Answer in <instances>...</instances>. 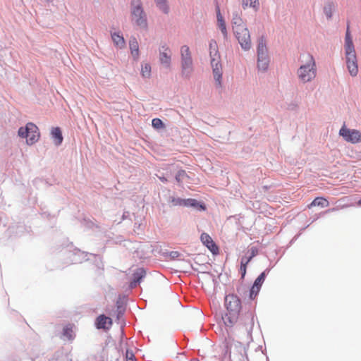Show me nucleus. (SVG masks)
Listing matches in <instances>:
<instances>
[{
	"mask_svg": "<svg viewBox=\"0 0 361 361\" xmlns=\"http://www.w3.org/2000/svg\"><path fill=\"white\" fill-rule=\"evenodd\" d=\"M338 134L347 142L352 144L361 142V132L357 129L348 128L345 124L341 128Z\"/></svg>",
	"mask_w": 361,
	"mask_h": 361,
	"instance_id": "obj_9",
	"label": "nucleus"
},
{
	"mask_svg": "<svg viewBox=\"0 0 361 361\" xmlns=\"http://www.w3.org/2000/svg\"><path fill=\"white\" fill-rule=\"evenodd\" d=\"M266 277L265 272H262L255 281L254 284L255 286H258L261 288L262 283H264Z\"/></svg>",
	"mask_w": 361,
	"mask_h": 361,
	"instance_id": "obj_24",
	"label": "nucleus"
},
{
	"mask_svg": "<svg viewBox=\"0 0 361 361\" xmlns=\"http://www.w3.org/2000/svg\"><path fill=\"white\" fill-rule=\"evenodd\" d=\"M63 336L68 340H73L74 338V334L73 330V325L68 324L63 328Z\"/></svg>",
	"mask_w": 361,
	"mask_h": 361,
	"instance_id": "obj_18",
	"label": "nucleus"
},
{
	"mask_svg": "<svg viewBox=\"0 0 361 361\" xmlns=\"http://www.w3.org/2000/svg\"><path fill=\"white\" fill-rule=\"evenodd\" d=\"M219 30L221 31L224 37L227 36V30L226 27V24H219Z\"/></svg>",
	"mask_w": 361,
	"mask_h": 361,
	"instance_id": "obj_31",
	"label": "nucleus"
},
{
	"mask_svg": "<svg viewBox=\"0 0 361 361\" xmlns=\"http://www.w3.org/2000/svg\"><path fill=\"white\" fill-rule=\"evenodd\" d=\"M184 200H185V199H181L179 197H171L170 202L172 206H183V207H184Z\"/></svg>",
	"mask_w": 361,
	"mask_h": 361,
	"instance_id": "obj_25",
	"label": "nucleus"
},
{
	"mask_svg": "<svg viewBox=\"0 0 361 361\" xmlns=\"http://www.w3.org/2000/svg\"><path fill=\"white\" fill-rule=\"evenodd\" d=\"M18 135L25 137L28 145H33L39 138V132L37 126L32 123H28L25 128L18 130Z\"/></svg>",
	"mask_w": 361,
	"mask_h": 361,
	"instance_id": "obj_7",
	"label": "nucleus"
},
{
	"mask_svg": "<svg viewBox=\"0 0 361 361\" xmlns=\"http://www.w3.org/2000/svg\"><path fill=\"white\" fill-rule=\"evenodd\" d=\"M348 207V205H343V206H341V207H340V208H341V209H344V208H346V207Z\"/></svg>",
	"mask_w": 361,
	"mask_h": 361,
	"instance_id": "obj_35",
	"label": "nucleus"
},
{
	"mask_svg": "<svg viewBox=\"0 0 361 361\" xmlns=\"http://www.w3.org/2000/svg\"><path fill=\"white\" fill-rule=\"evenodd\" d=\"M181 76L188 79L194 71L193 61L190 48L187 45L180 47Z\"/></svg>",
	"mask_w": 361,
	"mask_h": 361,
	"instance_id": "obj_5",
	"label": "nucleus"
},
{
	"mask_svg": "<svg viewBox=\"0 0 361 361\" xmlns=\"http://www.w3.org/2000/svg\"><path fill=\"white\" fill-rule=\"evenodd\" d=\"M51 134L56 145H59L62 143L63 136L60 128H53Z\"/></svg>",
	"mask_w": 361,
	"mask_h": 361,
	"instance_id": "obj_15",
	"label": "nucleus"
},
{
	"mask_svg": "<svg viewBox=\"0 0 361 361\" xmlns=\"http://www.w3.org/2000/svg\"><path fill=\"white\" fill-rule=\"evenodd\" d=\"M233 30L241 47L245 51L249 50L251 48V39L247 24H235Z\"/></svg>",
	"mask_w": 361,
	"mask_h": 361,
	"instance_id": "obj_6",
	"label": "nucleus"
},
{
	"mask_svg": "<svg viewBox=\"0 0 361 361\" xmlns=\"http://www.w3.org/2000/svg\"><path fill=\"white\" fill-rule=\"evenodd\" d=\"M184 207H200L201 209H204L205 207L202 206V204H200V203L195 199H185L184 200Z\"/></svg>",
	"mask_w": 361,
	"mask_h": 361,
	"instance_id": "obj_19",
	"label": "nucleus"
},
{
	"mask_svg": "<svg viewBox=\"0 0 361 361\" xmlns=\"http://www.w3.org/2000/svg\"><path fill=\"white\" fill-rule=\"evenodd\" d=\"M357 204L361 206V199L357 202Z\"/></svg>",
	"mask_w": 361,
	"mask_h": 361,
	"instance_id": "obj_36",
	"label": "nucleus"
},
{
	"mask_svg": "<svg viewBox=\"0 0 361 361\" xmlns=\"http://www.w3.org/2000/svg\"><path fill=\"white\" fill-rule=\"evenodd\" d=\"M141 74L145 78H149L151 75V66L149 63H146L142 65Z\"/></svg>",
	"mask_w": 361,
	"mask_h": 361,
	"instance_id": "obj_21",
	"label": "nucleus"
},
{
	"mask_svg": "<svg viewBox=\"0 0 361 361\" xmlns=\"http://www.w3.org/2000/svg\"><path fill=\"white\" fill-rule=\"evenodd\" d=\"M126 361H136L135 355L132 350H127L126 353Z\"/></svg>",
	"mask_w": 361,
	"mask_h": 361,
	"instance_id": "obj_30",
	"label": "nucleus"
},
{
	"mask_svg": "<svg viewBox=\"0 0 361 361\" xmlns=\"http://www.w3.org/2000/svg\"><path fill=\"white\" fill-rule=\"evenodd\" d=\"M129 47L133 59L135 61H137L140 56L139 44L137 39L135 37L130 39Z\"/></svg>",
	"mask_w": 361,
	"mask_h": 361,
	"instance_id": "obj_14",
	"label": "nucleus"
},
{
	"mask_svg": "<svg viewBox=\"0 0 361 361\" xmlns=\"http://www.w3.org/2000/svg\"><path fill=\"white\" fill-rule=\"evenodd\" d=\"M159 178L163 183H166L167 182V179L165 177H159Z\"/></svg>",
	"mask_w": 361,
	"mask_h": 361,
	"instance_id": "obj_33",
	"label": "nucleus"
},
{
	"mask_svg": "<svg viewBox=\"0 0 361 361\" xmlns=\"http://www.w3.org/2000/svg\"><path fill=\"white\" fill-rule=\"evenodd\" d=\"M152 124L153 127L157 129L161 128L164 126L162 121L159 118H154L152 121Z\"/></svg>",
	"mask_w": 361,
	"mask_h": 361,
	"instance_id": "obj_29",
	"label": "nucleus"
},
{
	"mask_svg": "<svg viewBox=\"0 0 361 361\" xmlns=\"http://www.w3.org/2000/svg\"><path fill=\"white\" fill-rule=\"evenodd\" d=\"M95 325L99 329L108 330L112 325V319L104 314H100L96 319Z\"/></svg>",
	"mask_w": 361,
	"mask_h": 361,
	"instance_id": "obj_13",
	"label": "nucleus"
},
{
	"mask_svg": "<svg viewBox=\"0 0 361 361\" xmlns=\"http://www.w3.org/2000/svg\"><path fill=\"white\" fill-rule=\"evenodd\" d=\"M111 38L115 44L119 48H123L125 47L126 42L123 36L120 35L116 32H114L111 34Z\"/></svg>",
	"mask_w": 361,
	"mask_h": 361,
	"instance_id": "obj_17",
	"label": "nucleus"
},
{
	"mask_svg": "<svg viewBox=\"0 0 361 361\" xmlns=\"http://www.w3.org/2000/svg\"><path fill=\"white\" fill-rule=\"evenodd\" d=\"M251 259L252 257H250L247 259H246V262H244V259H241L240 271L242 273V277H244V276L245 275L247 264L250 262Z\"/></svg>",
	"mask_w": 361,
	"mask_h": 361,
	"instance_id": "obj_26",
	"label": "nucleus"
},
{
	"mask_svg": "<svg viewBox=\"0 0 361 361\" xmlns=\"http://www.w3.org/2000/svg\"><path fill=\"white\" fill-rule=\"evenodd\" d=\"M132 20L136 23H144L146 21V16L142 8L140 0H132Z\"/></svg>",
	"mask_w": 361,
	"mask_h": 361,
	"instance_id": "obj_10",
	"label": "nucleus"
},
{
	"mask_svg": "<svg viewBox=\"0 0 361 361\" xmlns=\"http://www.w3.org/2000/svg\"><path fill=\"white\" fill-rule=\"evenodd\" d=\"M242 259H244V262H246V259H247L248 258L243 257Z\"/></svg>",
	"mask_w": 361,
	"mask_h": 361,
	"instance_id": "obj_38",
	"label": "nucleus"
},
{
	"mask_svg": "<svg viewBox=\"0 0 361 361\" xmlns=\"http://www.w3.org/2000/svg\"><path fill=\"white\" fill-rule=\"evenodd\" d=\"M259 290H260V288L253 285L252 286V288H250V293H249V298H250V300H255V298L257 297V295H258Z\"/></svg>",
	"mask_w": 361,
	"mask_h": 361,
	"instance_id": "obj_23",
	"label": "nucleus"
},
{
	"mask_svg": "<svg viewBox=\"0 0 361 361\" xmlns=\"http://www.w3.org/2000/svg\"><path fill=\"white\" fill-rule=\"evenodd\" d=\"M224 305L226 312L222 317V319L226 326L232 327L238 319L241 309L240 300L237 295L229 294L225 297Z\"/></svg>",
	"mask_w": 361,
	"mask_h": 361,
	"instance_id": "obj_1",
	"label": "nucleus"
},
{
	"mask_svg": "<svg viewBox=\"0 0 361 361\" xmlns=\"http://www.w3.org/2000/svg\"><path fill=\"white\" fill-rule=\"evenodd\" d=\"M300 61L301 65L297 71L298 78L304 83L311 81L317 75L314 57L310 54L305 53L300 55Z\"/></svg>",
	"mask_w": 361,
	"mask_h": 361,
	"instance_id": "obj_3",
	"label": "nucleus"
},
{
	"mask_svg": "<svg viewBox=\"0 0 361 361\" xmlns=\"http://www.w3.org/2000/svg\"><path fill=\"white\" fill-rule=\"evenodd\" d=\"M255 252H254V251H252V255H251L250 257H252H252L255 256Z\"/></svg>",
	"mask_w": 361,
	"mask_h": 361,
	"instance_id": "obj_37",
	"label": "nucleus"
},
{
	"mask_svg": "<svg viewBox=\"0 0 361 361\" xmlns=\"http://www.w3.org/2000/svg\"><path fill=\"white\" fill-rule=\"evenodd\" d=\"M338 209L336 208V207H333L331 209H329V210H327L326 212H336L337 211Z\"/></svg>",
	"mask_w": 361,
	"mask_h": 361,
	"instance_id": "obj_32",
	"label": "nucleus"
},
{
	"mask_svg": "<svg viewBox=\"0 0 361 361\" xmlns=\"http://www.w3.org/2000/svg\"><path fill=\"white\" fill-rule=\"evenodd\" d=\"M185 176H187V174H186V173H185V171H183V170L179 171L177 173L176 176V181H177L178 183H180H180H182L183 179Z\"/></svg>",
	"mask_w": 361,
	"mask_h": 361,
	"instance_id": "obj_28",
	"label": "nucleus"
},
{
	"mask_svg": "<svg viewBox=\"0 0 361 361\" xmlns=\"http://www.w3.org/2000/svg\"><path fill=\"white\" fill-rule=\"evenodd\" d=\"M157 7L159 8L163 12L168 13L169 7L166 3V0H154Z\"/></svg>",
	"mask_w": 361,
	"mask_h": 361,
	"instance_id": "obj_22",
	"label": "nucleus"
},
{
	"mask_svg": "<svg viewBox=\"0 0 361 361\" xmlns=\"http://www.w3.org/2000/svg\"><path fill=\"white\" fill-rule=\"evenodd\" d=\"M334 8V6L333 4H329L324 7V13L327 16L328 18H330L331 17Z\"/></svg>",
	"mask_w": 361,
	"mask_h": 361,
	"instance_id": "obj_27",
	"label": "nucleus"
},
{
	"mask_svg": "<svg viewBox=\"0 0 361 361\" xmlns=\"http://www.w3.org/2000/svg\"><path fill=\"white\" fill-rule=\"evenodd\" d=\"M269 59L267 54V49L265 42L262 39L257 45V67L262 71L267 70Z\"/></svg>",
	"mask_w": 361,
	"mask_h": 361,
	"instance_id": "obj_8",
	"label": "nucleus"
},
{
	"mask_svg": "<svg viewBox=\"0 0 361 361\" xmlns=\"http://www.w3.org/2000/svg\"><path fill=\"white\" fill-rule=\"evenodd\" d=\"M242 4L243 8H246L247 7L257 8L259 5V2L258 0H243Z\"/></svg>",
	"mask_w": 361,
	"mask_h": 361,
	"instance_id": "obj_20",
	"label": "nucleus"
},
{
	"mask_svg": "<svg viewBox=\"0 0 361 361\" xmlns=\"http://www.w3.org/2000/svg\"><path fill=\"white\" fill-rule=\"evenodd\" d=\"M329 205V201L322 197H316L307 207L312 208L313 207L319 206L322 207H327Z\"/></svg>",
	"mask_w": 361,
	"mask_h": 361,
	"instance_id": "obj_16",
	"label": "nucleus"
},
{
	"mask_svg": "<svg viewBox=\"0 0 361 361\" xmlns=\"http://www.w3.org/2000/svg\"><path fill=\"white\" fill-rule=\"evenodd\" d=\"M209 56L214 80L217 85L221 87L222 81V66L218 45L214 40H212L209 42Z\"/></svg>",
	"mask_w": 361,
	"mask_h": 361,
	"instance_id": "obj_4",
	"label": "nucleus"
},
{
	"mask_svg": "<svg viewBox=\"0 0 361 361\" xmlns=\"http://www.w3.org/2000/svg\"><path fill=\"white\" fill-rule=\"evenodd\" d=\"M171 51L166 45H163L159 49V61L166 68H170L171 67Z\"/></svg>",
	"mask_w": 361,
	"mask_h": 361,
	"instance_id": "obj_11",
	"label": "nucleus"
},
{
	"mask_svg": "<svg viewBox=\"0 0 361 361\" xmlns=\"http://www.w3.org/2000/svg\"><path fill=\"white\" fill-rule=\"evenodd\" d=\"M202 243L212 252V254L216 255L219 253V247L214 242L211 236L206 233H202L200 236Z\"/></svg>",
	"mask_w": 361,
	"mask_h": 361,
	"instance_id": "obj_12",
	"label": "nucleus"
},
{
	"mask_svg": "<svg viewBox=\"0 0 361 361\" xmlns=\"http://www.w3.org/2000/svg\"><path fill=\"white\" fill-rule=\"evenodd\" d=\"M217 18H218V21H219V23H221V21H223L222 17H221V16L220 15V13H218V15H217Z\"/></svg>",
	"mask_w": 361,
	"mask_h": 361,
	"instance_id": "obj_34",
	"label": "nucleus"
},
{
	"mask_svg": "<svg viewBox=\"0 0 361 361\" xmlns=\"http://www.w3.org/2000/svg\"><path fill=\"white\" fill-rule=\"evenodd\" d=\"M344 51L345 60L348 71L351 76L355 77L358 73V64L349 26H348L346 29Z\"/></svg>",
	"mask_w": 361,
	"mask_h": 361,
	"instance_id": "obj_2",
	"label": "nucleus"
}]
</instances>
